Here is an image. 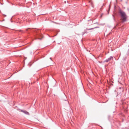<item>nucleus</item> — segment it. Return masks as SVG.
<instances>
[{"label":"nucleus","instance_id":"f257e3e1","mask_svg":"<svg viewBox=\"0 0 129 129\" xmlns=\"http://www.w3.org/2000/svg\"><path fill=\"white\" fill-rule=\"evenodd\" d=\"M119 12L122 18V20L123 22L125 21L127 18V15L126 13L123 11L120 10L119 11Z\"/></svg>","mask_w":129,"mask_h":129},{"label":"nucleus","instance_id":"f03ea898","mask_svg":"<svg viewBox=\"0 0 129 129\" xmlns=\"http://www.w3.org/2000/svg\"><path fill=\"white\" fill-rule=\"evenodd\" d=\"M113 57L112 56H110V57L109 58H108V59H107L106 60L105 62H108L109 61H110L111 60H113Z\"/></svg>","mask_w":129,"mask_h":129},{"label":"nucleus","instance_id":"7ed1b4c3","mask_svg":"<svg viewBox=\"0 0 129 129\" xmlns=\"http://www.w3.org/2000/svg\"><path fill=\"white\" fill-rule=\"evenodd\" d=\"M21 112L24 113H25V114H27V115H29V113L28 112H27V111H23V110H21Z\"/></svg>","mask_w":129,"mask_h":129},{"label":"nucleus","instance_id":"20e7f679","mask_svg":"<svg viewBox=\"0 0 129 129\" xmlns=\"http://www.w3.org/2000/svg\"><path fill=\"white\" fill-rule=\"evenodd\" d=\"M98 28V27H94V28ZM94 28H90V29H87V30H90L93 29Z\"/></svg>","mask_w":129,"mask_h":129},{"label":"nucleus","instance_id":"39448f33","mask_svg":"<svg viewBox=\"0 0 129 129\" xmlns=\"http://www.w3.org/2000/svg\"><path fill=\"white\" fill-rule=\"evenodd\" d=\"M127 106V105H126L125 106H124V105H123V107L124 108H126V107Z\"/></svg>","mask_w":129,"mask_h":129},{"label":"nucleus","instance_id":"423d86ee","mask_svg":"<svg viewBox=\"0 0 129 129\" xmlns=\"http://www.w3.org/2000/svg\"><path fill=\"white\" fill-rule=\"evenodd\" d=\"M65 97L66 98V99H65L64 100H65V101H66L67 100V98L66 96H65Z\"/></svg>","mask_w":129,"mask_h":129},{"label":"nucleus","instance_id":"0eeeda50","mask_svg":"<svg viewBox=\"0 0 129 129\" xmlns=\"http://www.w3.org/2000/svg\"><path fill=\"white\" fill-rule=\"evenodd\" d=\"M122 89V88L121 87H119V89Z\"/></svg>","mask_w":129,"mask_h":129},{"label":"nucleus","instance_id":"6e6552de","mask_svg":"<svg viewBox=\"0 0 129 129\" xmlns=\"http://www.w3.org/2000/svg\"><path fill=\"white\" fill-rule=\"evenodd\" d=\"M40 39V40H41V38H39V39Z\"/></svg>","mask_w":129,"mask_h":129},{"label":"nucleus","instance_id":"1a4fd4ad","mask_svg":"<svg viewBox=\"0 0 129 129\" xmlns=\"http://www.w3.org/2000/svg\"><path fill=\"white\" fill-rule=\"evenodd\" d=\"M50 59L51 60V58L50 57Z\"/></svg>","mask_w":129,"mask_h":129},{"label":"nucleus","instance_id":"9d476101","mask_svg":"<svg viewBox=\"0 0 129 129\" xmlns=\"http://www.w3.org/2000/svg\"><path fill=\"white\" fill-rule=\"evenodd\" d=\"M120 92H119V94L120 93Z\"/></svg>","mask_w":129,"mask_h":129}]
</instances>
